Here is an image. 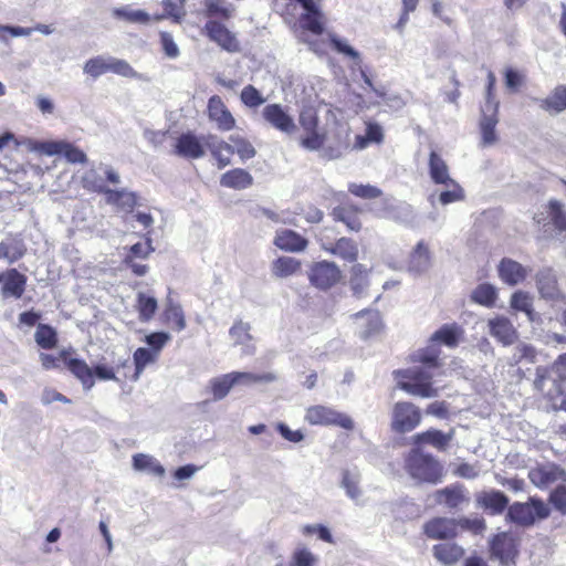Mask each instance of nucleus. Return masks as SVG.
<instances>
[{
    "instance_id": "obj_47",
    "label": "nucleus",
    "mask_w": 566,
    "mask_h": 566,
    "mask_svg": "<svg viewBox=\"0 0 566 566\" xmlns=\"http://www.w3.org/2000/svg\"><path fill=\"white\" fill-rule=\"evenodd\" d=\"M158 355L148 348L139 347L134 352L133 359L135 365V371L132 376L133 380H137L148 364L154 363Z\"/></svg>"
},
{
    "instance_id": "obj_59",
    "label": "nucleus",
    "mask_w": 566,
    "mask_h": 566,
    "mask_svg": "<svg viewBox=\"0 0 566 566\" xmlns=\"http://www.w3.org/2000/svg\"><path fill=\"white\" fill-rule=\"evenodd\" d=\"M449 186L451 187L450 190L442 191L439 195V201L442 205H449L464 199V191L457 181H450Z\"/></svg>"
},
{
    "instance_id": "obj_60",
    "label": "nucleus",
    "mask_w": 566,
    "mask_h": 566,
    "mask_svg": "<svg viewBox=\"0 0 566 566\" xmlns=\"http://www.w3.org/2000/svg\"><path fill=\"white\" fill-rule=\"evenodd\" d=\"M553 507L562 514H566V484L557 485L548 496Z\"/></svg>"
},
{
    "instance_id": "obj_64",
    "label": "nucleus",
    "mask_w": 566,
    "mask_h": 566,
    "mask_svg": "<svg viewBox=\"0 0 566 566\" xmlns=\"http://www.w3.org/2000/svg\"><path fill=\"white\" fill-rule=\"evenodd\" d=\"M108 72L125 76L133 77L136 75L134 69L124 60L109 57L108 59Z\"/></svg>"
},
{
    "instance_id": "obj_6",
    "label": "nucleus",
    "mask_w": 566,
    "mask_h": 566,
    "mask_svg": "<svg viewBox=\"0 0 566 566\" xmlns=\"http://www.w3.org/2000/svg\"><path fill=\"white\" fill-rule=\"evenodd\" d=\"M564 382H566V353L559 355L549 367L536 368L534 388L548 399L562 395Z\"/></svg>"
},
{
    "instance_id": "obj_11",
    "label": "nucleus",
    "mask_w": 566,
    "mask_h": 566,
    "mask_svg": "<svg viewBox=\"0 0 566 566\" xmlns=\"http://www.w3.org/2000/svg\"><path fill=\"white\" fill-rule=\"evenodd\" d=\"M308 281L312 286L319 291H328L336 286L343 275L340 269L334 262L318 261L314 262L307 272Z\"/></svg>"
},
{
    "instance_id": "obj_54",
    "label": "nucleus",
    "mask_w": 566,
    "mask_h": 566,
    "mask_svg": "<svg viewBox=\"0 0 566 566\" xmlns=\"http://www.w3.org/2000/svg\"><path fill=\"white\" fill-rule=\"evenodd\" d=\"M348 191L355 197L361 199H376L382 196L381 189L371 185H363V184H349Z\"/></svg>"
},
{
    "instance_id": "obj_51",
    "label": "nucleus",
    "mask_w": 566,
    "mask_h": 566,
    "mask_svg": "<svg viewBox=\"0 0 566 566\" xmlns=\"http://www.w3.org/2000/svg\"><path fill=\"white\" fill-rule=\"evenodd\" d=\"M205 14L208 20H229L232 18V10L220 3L219 0H206L205 1Z\"/></svg>"
},
{
    "instance_id": "obj_31",
    "label": "nucleus",
    "mask_w": 566,
    "mask_h": 566,
    "mask_svg": "<svg viewBox=\"0 0 566 566\" xmlns=\"http://www.w3.org/2000/svg\"><path fill=\"white\" fill-rule=\"evenodd\" d=\"M429 174L432 181L437 185L449 187L453 179L450 177L449 167L444 159L434 150L429 154Z\"/></svg>"
},
{
    "instance_id": "obj_23",
    "label": "nucleus",
    "mask_w": 566,
    "mask_h": 566,
    "mask_svg": "<svg viewBox=\"0 0 566 566\" xmlns=\"http://www.w3.org/2000/svg\"><path fill=\"white\" fill-rule=\"evenodd\" d=\"M434 500L450 510L458 509L469 503L465 486L461 483H453L434 492Z\"/></svg>"
},
{
    "instance_id": "obj_8",
    "label": "nucleus",
    "mask_w": 566,
    "mask_h": 566,
    "mask_svg": "<svg viewBox=\"0 0 566 566\" xmlns=\"http://www.w3.org/2000/svg\"><path fill=\"white\" fill-rule=\"evenodd\" d=\"M422 420V412L411 401H397L390 412V429L398 434L415 430Z\"/></svg>"
},
{
    "instance_id": "obj_42",
    "label": "nucleus",
    "mask_w": 566,
    "mask_h": 566,
    "mask_svg": "<svg viewBox=\"0 0 566 566\" xmlns=\"http://www.w3.org/2000/svg\"><path fill=\"white\" fill-rule=\"evenodd\" d=\"M34 338L42 349H53L57 346L59 337L54 327L49 324H38Z\"/></svg>"
},
{
    "instance_id": "obj_9",
    "label": "nucleus",
    "mask_w": 566,
    "mask_h": 566,
    "mask_svg": "<svg viewBox=\"0 0 566 566\" xmlns=\"http://www.w3.org/2000/svg\"><path fill=\"white\" fill-rule=\"evenodd\" d=\"M23 143L29 150L49 156L62 155L71 164H85L87 161L85 153L69 142H38L34 139H25Z\"/></svg>"
},
{
    "instance_id": "obj_30",
    "label": "nucleus",
    "mask_w": 566,
    "mask_h": 566,
    "mask_svg": "<svg viewBox=\"0 0 566 566\" xmlns=\"http://www.w3.org/2000/svg\"><path fill=\"white\" fill-rule=\"evenodd\" d=\"M220 185L226 188L242 190L253 185V177L243 168H233L221 176Z\"/></svg>"
},
{
    "instance_id": "obj_38",
    "label": "nucleus",
    "mask_w": 566,
    "mask_h": 566,
    "mask_svg": "<svg viewBox=\"0 0 566 566\" xmlns=\"http://www.w3.org/2000/svg\"><path fill=\"white\" fill-rule=\"evenodd\" d=\"M135 308L140 322H149L158 310V302L154 296L139 292L136 296Z\"/></svg>"
},
{
    "instance_id": "obj_14",
    "label": "nucleus",
    "mask_w": 566,
    "mask_h": 566,
    "mask_svg": "<svg viewBox=\"0 0 566 566\" xmlns=\"http://www.w3.org/2000/svg\"><path fill=\"white\" fill-rule=\"evenodd\" d=\"M203 34L226 52L237 53L241 50L235 33L219 20H208L203 27Z\"/></svg>"
},
{
    "instance_id": "obj_4",
    "label": "nucleus",
    "mask_w": 566,
    "mask_h": 566,
    "mask_svg": "<svg viewBox=\"0 0 566 566\" xmlns=\"http://www.w3.org/2000/svg\"><path fill=\"white\" fill-rule=\"evenodd\" d=\"M407 473L420 483L437 484L442 481V464L429 453L412 449L405 459Z\"/></svg>"
},
{
    "instance_id": "obj_29",
    "label": "nucleus",
    "mask_w": 566,
    "mask_h": 566,
    "mask_svg": "<svg viewBox=\"0 0 566 566\" xmlns=\"http://www.w3.org/2000/svg\"><path fill=\"white\" fill-rule=\"evenodd\" d=\"M489 326L491 335L505 346L513 344L517 337L513 324L506 317H495L490 321Z\"/></svg>"
},
{
    "instance_id": "obj_37",
    "label": "nucleus",
    "mask_w": 566,
    "mask_h": 566,
    "mask_svg": "<svg viewBox=\"0 0 566 566\" xmlns=\"http://www.w3.org/2000/svg\"><path fill=\"white\" fill-rule=\"evenodd\" d=\"M432 551L433 556L443 564H454L464 555L463 548L454 543L437 544Z\"/></svg>"
},
{
    "instance_id": "obj_2",
    "label": "nucleus",
    "mask_w": 566,
    "mask_h": 566,
    "mask_svg": "<svg viewBox=\"0 0 566 566\" xmlns=\"http://www.w3.org/2000/svg\"><path fill=\"white\" fill-rule=\"evenodd\" d=\"M321 0H286L281 17L289 24H294L302 32L322 35L325 31L326 18L321 10Z\"/></svg>"
},
{
    "instance_id": "obj_3",
    "label": "nucleus",
    "mask_w": 566,
    "mask_h": 566,
    "mask_svg": "<svg viewBox=\"0 0 566 566\" xmlns=\"http://www.w3.org/2000/svg\"><path fill=\"white\" fill-rule=\"evenodd\" d=\"M206 139L207 148L216 159L219 169L231 164V156L237 153L242 160L253 158L256 154L253 145L244 137L231 136L232 145L219 138L214 134H208Z\"/></svg>"
},
{
    "instance_id": "obj_15",
    "label": "nucleus",
    "mask_w": 566,
    "mask_h": 566,
    "mask_svg": "<svg viewBox=\"0 0 566 566\" xmlns=\"http://www.w3.org/2000/svg\"><path fill=\"white\" fill-rule=\"evenodd\" d=\"M261 116L266 124L283 134L291 135L296 130L293 116L289 113L287 107L282 104H266L261 112Z\"/></svg>"
},
{
    "instance_id": "obj_34",
    "label": "nucleus",
    "mask_w": 566,
    "mask_h": 566,
    "mask_svg": "<svg viewBox=\"0 0 566 566\" xmlns=\"http://www.w3.org/2000/svg\"><path fill=\"white\" fill-rule=\"evenodd\" d=\"M463 336V329L458 324H444L431 336L432 342L443 344L448 347H455Z\"/></svg>"
},
{
    "instance_id": "obj_62",
    "label": "nucleus",
    "mask_w": 566,
    "mask_h": 566,
    "mask_svg": "<svg viewBox=\"0 0 566 566\" xmlns=\"http://www.w3.org/2000/svg\"><path fill=\"white\" fill-rule=\"evenodd\" d=\"M504 81L510 91L517 92L525 83V75L512 67H507L504 72Z\"/></svg>"
},
{
    "instance_id": "obj_18",
    "label": "nucleus",
    "mask_w": 566,
    "mask_h": 566,
    "mask_svg": "<svg viewBox=\"0 0 566 566\" xmlns=\"http://www.w3.org/2000/svg\"><path fill=\"white\" fill-rule=\"evenodd\" d=\"M207 116L221 132L235 128L237 120L219 95H212L208 99Z\"/></svg>"
},
{
    "instance_id": "obj_12",
    "label": "nucleus",
    "mask_w": 566,
    "mask_h": 566,
    "mask_svg": "<svg viewBox=\"0 0 566 566\" xmlns=\"http://www.w3.org/2000/svg\"><path fill=\"white\" fill-rule=\"evenodd\" d=\"M518 541L510 532L495 534L490 541V554L502 566H514L518 556Z\"/></svg>"
},
{
    "instance_id": "obj_20",
    "label": "nucleus",
    "mask_w": 566,
    "mask_h": 566,
    "mask_svg": "<svg viewBox=\"0 0 566 566\" xmlns=\"http://www.w3.org/2000/svg\"><path fill=\"white\" fill-rule=\"evenodd\" d=\"M530 481L539 489H547L556 482H566V470L555 463L541 464L528 471Z\"/></svg>"
},
{
    "instance_id": "obj_10",
    "label": "nucleus",
    "mask_w": 566,
    "mask_h": 566,
    "mask_svg": "<svg viewBox=\"0 0 566 566\" xmlns=\"http://www.w3.org/2000/svg\"><path fill=\"white\" fill-rule=\"evenodd\" d=\"M154 251L153 240L147 233L144 242H137L126 249L122 264L129 269L134 275L144 276L148 273L149 266L143 261L148 260Z\"/></svg>"
},
{
    "instance_id": "obj_63",
    "label": "nucleus",
    "mask_w": 566,
    "mask_h": 566,
    "mask_svg": "<svg viewBox=\"0 0 566 566\" xmlns=\"http://www.w3.org/2000/svg\"><path fill=\"white\" fill-rule=\"evenodd\" d=\"M170 336L165 332H155L146 336L145 342L150 346V350L159 355L160 350L169 342Z\"/></svg>"
},
{
    "instance_id": "obj_58",
    "label": "nucleus",
    "mask_w": 566,
    "mask_h": 566,
    "mask_svg": "<svg viewBox=\"0 0 566 566\" xmlns=\"http://www.w3.org/2000/svg\"><path fill=\"white\" fill-rule=\"evenodd\" d=\"M496 77L492 71L486 75L485 111H499V102L495 101Z\"/></svg>"
},
{
    "instance_id": "obj_36",
    "label": "nucleus",
    "mask_w": 566,
    "mask_h": 566,
    "mask_svg": "<svg viewBox=\"0 0 566 566\" xmlns=\"http://www.w3.org/2000/svg\"><path fill=\"white\" fill-rule=\"evenodd\" d=\"M452 436L446 434L437 429H429L415 436L413 440L416 444H430L439 450H444Z\"/></svg>"
},
{
    "instance_id": "obj_5",
    "label": "nucleus",
    "mask_w": 566,
    "mask_h": 566,
    "mask_svg": "<svg viewBox=\"0 0 566 566\" xmlns=\"http://www.w3.org/2000/svg\"><path fill=\"white\" fill-rule=\"evenodd\" d=\"M392 375L397 380V387L411 396L421 398L438 396V389L433 387L432 374L422 367L397 369Z\"/></svg>"
},
{
    "instance_id": "obj_61",
    "label": "nucleus",
    "mask_w": 566,
    "mask_h": 566,
    "mask_svg": "<svg viewBox=\"0 0 566 566\" xmlns=\"http://www.w3.org/2000/svg\"><path fill=\"white\" fill-rule=\"evenodd\" d=\"M457 522V527H461L462 530L470 531L471 533L478 535L482 534L486 528L485 521L483 517H461Z\"/></svg>"
},
{
    "instance_id": "obj_19",
    "label": "nucleus",
    "mask_w": 566,
    "mask_h": 566,
    "mask_svg": "<svg viewBox=\"0 0 566 566\" xmlns=\"http://www.w3.org/2000/svg\"><path fill=\"white\" fill-rule=\"evenodd\" d=\"M536 287L542 298L566 303V296L562 292L557 275L552 268H545L537 272Z\"/></svg>"
},
{
    "instance_id": "obj_48",
    "label": "nucleus",
    "mask_w": 566,
    "mask_h": 566,
    "mask_svg": "<svg viewBox=\"0 0 566 566\" xmlns=\"http://www.w3.org/2000/svg\"><path fill=\"white\" fill-rule=\"evenodd\" d=\"M241 103L248 108H258L265 103V97L252 84L245 85L240 93Z\"/></svg>"
},
{
    "instance_id": "obj_28",
    "label": "nucleus",
    "mask_w": 566,
    "mask_h": 566,
    "mask_svg": "<svg viewBox=\"0 0 566 566\" xmlns=\"http://www.w3.org/2000/svg\"><path fill=\"white\" fill-rule=\"evenodd\" d=\"M274 244L283 251L301 252L307 248L308 241L293 230H281L276 232Z\"/></svg>"
},
{
    "instance_id": "obj_57",
    "label": "nucleus",
    "mask_w": 566,
    "mask_h": 566,
    "mask_svg": "<svg viewBox=\"0 0 566 566\" xmlns=\"http://www.w3.org/2000/svg\"><path fill=\"white\" fill-rule=\"evenodd\" d=\"M298 123L303 130H313L319 126V117L317 111L312 107H304L298 114Z\"/></svg>"
},
{
    "instance_id": "obj_39",
    "label": "nucleus",
    "mask_w": 566,
    "mask_h": 566,
    "mask_svg": "<svg viewBox=\"0 0 566 566\" xmlns=\"http://www.w3.org/2000/svg\"><path fill=\"white\" fill-rule=\"evenodd\" d=\"M302 263L292 256H280L272 263V273L276 277H287L301 271Z\"/></svg>"
},
{
    "instance_id": "obj_43",
    "label": "nucleus",
    "mask_w": 566,
    "mask_h": 566,
    "mask_svg": "<svg viewBox=\"0 0 566 566\" xmlns=\"http://www.w3.org/2000/svg\"><path fill=\"white\" fill-rule=\"evenodd\" d=\"M497 298L496 290L489 283L479 284L471 294V300L480 305L492 307Z\"/></svg>"
},
{
    "instance_id": "obj_44",
    "label": "nucleus",
    "mask_w": 566,
    "mask_h": 566,
    "mask_svg": "<svg viewBox=\"0 0 566 566\" xmlns=\"http://www.w3.org/2000/svg\"><path fill=\"white\" fill-rule=\"evenodd\" d=\"M547 213L554 229L559 233L566 232V211L563 203L555 199L549 200Z\"/></svg>"
},
{
    "instance_id": "obj_27",
    "label": "nucleus",
    "mask_w": 566,
    "mask_h": 566,
    "mask_svg": "<svg viewBox=\"0 0 566 566\" xmlns=\"http://www.w3.org/2000/svg\"><path fill=\"white\" fill-rule=\"evenodd\" d=\"M160 318L161 323L174 332H181L187 326L181 305L170 298L167 300Z\"/></svg>"
},
{
    "instance_id": "obj_1",
    "label": "nucleus",
    "mask_w": 566,
    "mask_h": 566,
    "mask_svg": "<svg viewBox=\"0 0 566 566\" xmlns=\"http://www.w3.org/2000/svg\"><path fill=\"white\" fill-rule=\"evenodd\" d=\"M75 350L72 347L61 349L57 355L41 353L40 361L45 370L60 369L65 367L76 379H78L84 389L90 390L94 385L96 377L99 380H118L116 374L120 369L130 367V359L124 358L115 361L113 366L97 364L91 368L84 359L74 357Z\"/></svg>"
},
{
    "instance_id": "obj_35",
    "label": "nucleus",
    "mask_w": 566,
    "mask_h": 566,
    "mask_svg": "<svg viewBox=\"0 0 566 566\" xmlns=\"http://www.w3.org/2000/svg\"><path fill=\"white\" fill-rule=\"evenodd\" d=\"M539 107L551 114H558L565 111L566 86H556L547 97L539 101Z\"/></svg>"
},
{
    "instance_id": "obj_55",
    "label": "nucleus",
    "mask_w": 566,
    "mask_h": 566,
    "mask_svg": "<svg viewBox=\"0 0 566 566\" xmlns=\"http://www.w3.org/2000/svg\"><path fill=\"white\" fill-rule=\"evenodd\" d=\"M412 363H419L427 368H438L441 366L439 353L429 349H420L411 355Z\"/></svg>"
},
{
    "instance_id": "obj_46",
    "label": "nucleus",
    "mask_w": 566,
    "mask_h": 566,
    "mask_svg": "<svg viewBox=\"0 0 566 566\" xmlns=\"http://www.w3.org/2000/svg\"><path fill=\"white\" fill-rule=\"evenodd\" d=\"M510 304L513 310L525 313L531 321L534 319L533 297L528 292H514Z\"/></svg>"
},
{
    "instance_id": "obj_40",
    "label": "nucleus",
    "mask_w": 566,
    "mask_h": 566,
    "mask_svg": "<svg viewBox=\"0 0 566 566\" xmlns=\"http://www.w3.org/2000/svg\"><path fill=\"white\" fill-rule=\"evenodd\" d=\"M491 114L486 115L483 112V116L480 120V130L482 136V145L490 146L496 140L495 127L497 124V111H489Z\"/></svg>"
},
{
    "instance_id": "obj_22",
    "label": "nucleus",
    "mask_w": 566,
    "mask_h": 566,
    "mask_svg": "<svg viewBox=\"0 0 566 566\" xmlns=\"http://www.w3.org/2000/svg\"><path fill=\"white\" fill-rule=\"evenodd\" d=\"M27 276L11 268L0 273L1 294L3 297L20 298L27 286Z\"/></svg>"
},
{
    "instance_id": "obj_7",
    "label": "nucleus",
    "mask_w": 566,
    "mask_h": 566,
    "mask_svg": "<svg viewBox=\"0 0 566 566\" xmlns=\"http://www.w3.org/2000/svg\"><path fill=\"white\" fill-rule=\"evenodd\" d=\"M548 515L549 509L543 500L530 497L525 503L514 502L509 505L506 520L520 526H531L536 518H546Z\"/></svg>"
},
{
    "instance_id": "obj_33",
    "label": "nucleus",
    "mask_w": 566,
    "mask_h": 566,
    "mask_svg": "<svg viewBox=\"0 0 566 566\" xmlns=\"http://www.w3.org/2000/svg\"><path fill=\"white\" fill-rule=\"evenodd\" d=\"M325 251L339 256L347 262H355L358 258V248L354 240L343 237L334 244L324 248Z\"/></svg>"
},
{
    "instance_id": "obj_17",
    "label": "nucleus",
    "mask_w": 566,
    "mask_h": 566,
    "mask_svg": "<svg viewBox=\"0 0 566 566\" xmlns=\"http://www.w3.org/2000/svg\"><path fill=\"white\" fill-rule=\"evenodd\" d=\"M361 208L350 201L346 195L342 196L339 203L333 208L331 216L334 221L344 223L348 230L358 232L361 230L359 214Z\"/></svg>"
},
{
    "instance_id": "obj_45",
    "label": "nucleus",
    "mask_w": 566,
    "mask_h": 566,
    "mask_svg": "<svg viewBox=\"0 0 566 566\" xmlns=\"http://www.w3.org/2000/svg\"><path fill=\"white\" fill-rule=\"evenodd\" d=\"M133 465L135 470L148 471L156 476L165 474L164 467L154 458L144 453H137L133 457Z\"/></svg>"
},
{
    "instance_id": "obj_49",
    "label": "nucleus",
    "mask_w": 566,
    "mask_h": 566,
    "mask_svg": "<svg viewBox=\"0 0 566 566\" xmlns=\"http://www.w3.org/2000/svg\"><path fill=\"white\" fill-rule=\"evenodd\" d=\"M232 377L238 384H258V382H272L276 379L273 373L253 374L248 371H232Z\"/></svg>"
},
{
    "instance_id": "obj_56",
    "label": "nucleus",
    "mask_w": 566,
    "mask_h": 566,
    "mask_svg": "<svg viewBox=\"0 0 566 566\" xmlns=\"http://www.w3.org/2000/svg\"><path fill=\"white\" fill-rule=\"evenodd\" d=\"M83 70L84 73L97 78L108 72V60H105L103 56L92 57L85 62Z\"/></svg>"
},
{
    "instance_id": "obj_53",
    "label": "nucleus",
    "mask_w": 566,
    "mask_h": 566,
    "mask_svg": "<svg viewBox=\"0 0 566 566\" xmlns=\"http://www.w3.org/2000/svg\"><path fill=\"white\" fill-rule=\"evenodd\" d=\"M304 134L300 137V145L307 150H318L325 143V134L319 132L318 128L313 130H303Z\"/></svg>"
},
{
    "instance_id": "obj_41",
    "label": "nucleus",
    "mask_w": 566,
    "mask_h": 566,
    "mask_svg": "<svg viewBox=\"0 0 566 566\" xmlns=\"http://www.w3.org/2000/svg\"><path fill=\"white\" fill-rule=\"evenodd\" d=\"M430 251L423 241L417 243L409 258V269L415 272L426 270L430 264Z\"/></svg>"
},
{
    "instance_id": "obj_16",
    "label": "nucleus",
    "mask_w": 566,
    "mask_h": 566,
    "mask_svg": "<svg viewBox=\"0 0 566 566\" xmlns=\"http://www.w3.org/2000/svg\"><path fill=\"white\" fill-rule=\"evenodd\" d=\"M206 136L199 137L193 132L181 133L175 140L174 155L186 159H199L205 156Z\"/></svg>"
},
{
    "instance_id": "obj_24",
    "label": "nucleus",
    "mask_w": 566,
    "mask_h": 566,
    "mask_svg": "<svg viewBox=\"0 0 566 566\" xmlns=\"http://www.w3.org/2000/svg\"><path fill=\"white\" fill-rule=\"evenodd\" d=\"M423 533L431 539H449L457 536V522L447 517H433L424 523Z\"/></svg>"
},
{
    "instance_id": "obj_13",
    "label": "nucleus",
    "mask_w": 566,
    "mask_h": 566,
    "mask_svg": "<svg viewBox=\"0 0 566 566\" xmlns=\"http://www.w3.org/2000/svg\"><path fill=\"white\" fill-rule=\"evenodd\" d=\"M305 420L313 426H337L346 430L354 428V422L349 416L322 405L308 407Z\"/></svg>"
},
{
    "instance_id": "obj_26",
    "label": "nucleus",
    "mask_w": 566,
    "mask_h": 566,
    "mask_svg": "<svg viewBox=\"0 0 566 566\" xmlns=\"http://www.w3.org/2000/svg\"><path fill=\"white\" fill-rule=\"evenodd\" d=\"M497 271L500 279L511 286L523 282L527 276L526 268L510 258L501 260Z\"/></svg>"
},
{
    "instance_id": "obj_32",
    "label": "nucleus",
    "mask_w": 566,
    "mask_h": 566,
    "mask_svg": "<svg viewBox=\"0 0 566 566\" xmlns=\"http://www.w3.org/2000/svg\"><path fill=\"white\" fill-rule=\"evenodd\" d=\"M99 192L105 195L106 202L124 210H133L136 205V196L125 189L114 190L109 188H99Z\"/></svg>"
},
{
    "instance_id": "obj_21",
    "label": "nucleus",
    "mask_w": 566,
    "mask_h": 566,
    "mask_svg": "<svg viewBox=\"0 0 566 566\" xmlns=\"http://www.w3.org/2000/svg\"><path fill=\"white\" fill-rule=\"evenodd\" d=\"M476 505L490 515H500L507 507L510 499L500 490L482 491L475 495Z\"/></svg>"
},
{
    "instance_id": "obj_52",
    "label": "nucleus",
    "mask_w": 566,
    "mask_h": 566,
    "mask_svg": "<svg viewBox=\"0 0 566 566\" xmlns=\"http://www.w3.org/2000/svg\"><path fill=\"white\" fill-rule=\"evenodd\" d=\"M367 283V269L360 263L354 264L350 269V286L354 294L359 296Z\"/></svg>"
},
{
    "instance_id": "obj_25",
    "label": "nucleus",
    "mask_w": 566,
    "mask_h": 566,
    "mask_svg": "<svg viewBox=\"0 0 566 566\" xmlns=\"http://www.w3.org/2000/svg\"><path fill=\"white\" fill-rule=\"evenodd\" d=\"M27 245L20 234L10 233L0 242V259L13 264L27 254Z\"/></svg>"
},
{
    "instance_id": "obj_50",
    "label": "nucleus",
    "mask_w": 566,
    "mask_h": 566,
    "mask_svg": "<svg viewBox=\"0 0 566 566\" xmlns=\"http://www.w3.org/2000/svg\"><path fill=\"white\" fill-rule=\"evenodd\" d=\"M235 385L232 374H226L211 380V391L214 400L223 399Z\"/></svg>"
}]
</instances>
